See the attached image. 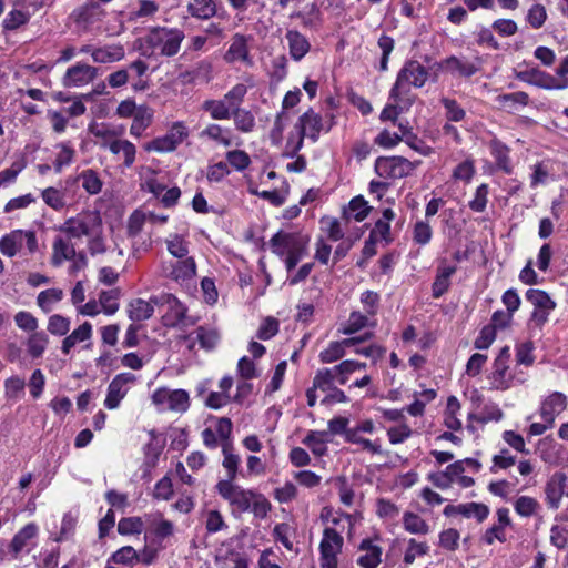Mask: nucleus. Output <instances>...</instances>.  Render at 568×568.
<instances>
[{"instance_id":"obj_41","label":"nucleus","mask_w":568,"mask_h":568,"mask_svg":"<svg viewBox=\"0 0 568 568\" xmlns=\"http://www.w3.org/2000/svg\"><path fill=\"white\" fill-rule=\"evenodd\" d=\"M38 527L36 524H28L16 534L11 544L10 550L17 557L22 549L27 546L28 541L37 536Z\"/></svg>"},{"instance_id":"obj_63","label":"nucleus","mask_w":568,"mask_h":568,"mask_svg":"<svg viewBox=\"0 0 568 568\" xmlns=\"http://www.w3.org/2000/svg\"><path fill=\"white\" fill-rule=\"evenodd\" d=\"M488 184L483 183L480 184L476 191L474 199L469 201V209L476 213H481L486 210L487 202H488Z\"/></svg>"},{"instance_id":"obj_43","label":"nucleus","mask_w":568,"mask_h":568,"mask_svg":"<svg viewBox=\"0 0 568 568\" xmlns=\"http://www.w3.org/2000/svg\"><path fill=\"white\" fill-rule=\"evenodd\" d=\"M193 334L196 335V341L204 351L214 349L220 342V333L212 327L199 326Z\"/></svg>"},{"instance_id":"obj_53","label":"nucleus","mask_w":568,"mask_h":568,"mask_svg":"<svg viewBox=\"0 0 568 568\" xmlns=\"http://www.w3.org/2000/svg\"><path fill=\"white\" fill-rule=\"evenodd\" d=\"M165 243L168 251L174 257L179 260L189 257V242L185 241L183 236L179 234L170 235V237L166 239Z\"/></svg>"},{"instance_id":"obj_18","label":"nucleus","mask_w":568,"mask_h":568,"mask_svg":"<svg viewBox=\"0 0 568 568\" xmlns=\"http://www.w3.org/2000/svg\"><path fill=\"white\" fill-rule=\"evenodd\" d=\"M510 358V349L505 346L500 349L498 356L494 361V369L491 373V385L496 389H507L510 387L511 375L508 372V361Z\"/></svg>"},{"instance_id":"obj_58","label":"nucleus","mask_w":568,"mask_h":568,"mask_svg":"<svg viewBox=\"0 0 568 568\" xmlns=\"http://www.w3.org/2000/svg\"><path fill=\"white\" fill-rule=\"evenodd\" d=\"M129 69L133 72V90H144L148 85L146 81H144L142 78L146 74L149 65L143 60L138 59L130 63Z\"/></svg>"},{"instance_id":"obj_22","label":"nucleus","mask_w":568,"mask_h":568,"mask_svg":"<svg viewBox=\"0 0 568 568\" xmlns=\"http://www.w3.org/2000/svg\"><path fill=\"white\" fill-rule=\"evenodd\" d=\"M105 16V10L97 0H87L84 4L74 11L75 22L84 26L101 21Z\"/></svg>"},{"instance_id":"obj_62","label":"nucleus","mask_w":568,"mask_h":568,"mask_svg":"<svg viewBox=\"0 0 568 568\" xmlns=\"http://www.w3.org/2000/svg\"><path fill=\"white\" fill-rule=\"evenodd\" d=\"M433 230L428 222L417 221L413 229V240L418 245H426L430 242Z\"/></svg>"},{"instance_id":"obj_34","label":"nucleus","mask_w":568,"mask_h":568,"mask_svg":"<svg viewBox=\"0 0 568 568\" xmlns=\"http://www.w3.org/2000/svg\"><path fill=\"white\" fill-rule=\"evenodd\" d=\"M154 302L152 298L145 301L142 298L132 300L128 305V314L133 322H142L149 320L154 313Z\"/></svg>"},{"instance_id":"obj_44","label":"nucleus","mask_w":568,"mask_h":568,"mask_svg":"<svg viewBox=\"0 0 568 568\" xmlns=\"http://www.w3.org/2000/svg\"><path fill=\"white\" fill-rule=\"evenodd\" d=\"M231 118H233L234 125L237 131L248 133L255 128V118L253 113L246 109H233Z\"/></svg>"},{"instance_id":"obj_35","label":"nucleus","mask_w":568,"mask_h":568,"mask_svg":"<svg viewBox=\"0 0 568 568\" xmlns=\"http://www.w3.org/2000/svg\"><path fill=\"white\" fill-rule=\"evenodd\" d=\"M130 126V134L136 139L152 124L153 111L148 106H139Z\"/></svg>"},{"instance_id":"obj_49","label":"nucleus","mask_w":568,"mask_h":568,"mask_svg":"<svg viewBox=\"0 0 568 568\" xmlns=\"http://www.w3.org/2000/svg\"><path fill=\"white\" fill-rule=\"evenodd\" d=\"M49 343L48 335L44 332L32 333L27 341L28 353L38 358L42 356Z\"/></svg>"},{"instance_id":"obj_1","label":"nucleus","mask_w":568,"mask_h":568,"mask_svg":"<svg viewBox=\"0 0 568 568\" xmlns=\"http://www.w3.org/2000/svg\"><path fill=\"white\" fill-rule=\"evenodd\" d=\"M184 32L176 28H154L142 39V54L145 57H173L184 40Z\"/></svg>"},{"instance_id":"obj_38","label":"nucleus","mask_w":568,"mask_h":568,"mask_svg":"<svg viewBox=\"0 0 568 568\" xmlns=\"http://www.w3.org/2000/svg\"><path fill=\"white\" fill-rule=\"evenodd\" d=\"M222 465L227 473V478L225 480L234 481L237 477L241 457L237 454L233 453V446L231 443H222Z\"/></svg>"},{"instance_id":"obj_32","label":"nucleus","mask_w":568,"mask_h":568,"mask_svg":"<svg viewBox=\"0 0 568 568\" xmlns=\"http://www.w3.org/2000/svg\"><path fill=\"white\" fill-rule=\"evenodd\" d=\"M503 416L504 413L498 405L494 403L486 404L479 413H471L468 415L469 424L467 425V428L474 432L475 427L473 423L487 424L489 422H498Z\"/></svg>"},{"instance_id":"obj_36","label":"nucleus","mask_w":568,"mask_h":568,"mask_svg":"<svg viewBox=\"0 0 568 568\" xmlns=\"http://www.w3.org/2000/svg\"><path fill=\"white\" fill-rule=\"evenodd\" d=\"M201 109L207 112L212 120H229L231 119L233 109L227 104L226 100L209 99L205 100Z\"/></svg>"},{"instance_id":"obj_33","label":"nucleus","mask_w":568,"mask_h":568,"mask_svg":"<svg viewBox=\"0 0 568 568\" xmlns=\"http://www.w3.org/2000/svg\"><path fill=\"white\" fill-rule=\"evenodd\" d=\"M91 57L95 63H112L124 59L125 51L122 45L112 44L94 48L91 52Z\"/></svg>"},{"instance_id":"obj_51","label":"nucleus","mask_w":568,"mask_h":568,"mask_svg":"<svg viewBox=\"0 0 568 568\" xmlns=\"http://www.w3.org/2000/svg\"><path fill=\"white\" fill-rule=\"evenodd\" d=\"M63 298V291L60 288H49L39 293L37 297L38 306L45 313L51 312L52 305Z\"/></svg>"},{"instance_id":"obj_42","label":"nucleus","mask_w":568,"mask_h":568,"mask_svg":"<svg viewBox=\"0 0 568 568\" xmlns=\"http://www.w3.org/2000/svg\"><path fill=\"white\" fill-rule=\"evenodd\" d=\"M476 174L475 160L471 156L466 158L459 164H457L453 172L452 179L456 182H463L469 184Z\"/></svg>"},{"instance_id":"obj_17","label":"nucleus","mask_w":568,"mask_h":568,"mask_svg":"<svg viewBox=\"0 0 568 568\" xmlns=\"http://www.w3.org/2000/svg\"><path fill=\"white\" fill-rule=\"evenodd\" d=\"M145 521L148 524V530L144 535V539H153V542L161 547V542L173 535L174 525L172 521L165 519L161 513L145 515Z\"/></svg>"},{"instance_id":"obj_20","label":"nucleus","mask_w":568,"mask_h":568,"mask_svg":"<svg viewBox=\"0 0 568 568\" xmlns=\"http://www.w3.org/2000/svg\"><path fill=\"white\" fill-rule=\"evenodd\" d=\"M545 494L548 507L558 509L561 497L568 496V477L564 473H555L546 484Z\"/></svg>"},{"instance_id":"obj_64","label":"nucleus","mask_w":568,"mask_h":568,"mask_svg":"<svg viewBox=\"0 0 568 568\" xmlns=\"http://www.w3.org/2000/svg\"><path fill=\"white\" fill-rule=\"evenodd\" d=\"M428 545L426 542H419L412 538L408 540V546L404 555V562L412 565L416 557L424 556L428 552Z\"/></svg>"},{"instance_id":"obj_25","label":"nucleus","mask_w":568,"mask_h":568,"mask_svg":"<svg viewBox=\"0 0 568 568\" xmlns=\"http://www.w3.org/2000/svg\"><path fill=\"white\" fill-rule=\"evenodd\" d=\"M290 55L293 60H302L311 50L307 38L297 30H287L285 34Z\"/></svg>"},{"instance_id":"obj_10","label":"nucleus","mask_w":568,"mask_h":568,"mask_svg":"<svg viewBox=\"0 0 568 568\" xmlns=\"http://www.w3.org/2000/svg\"><path fill=\"white\" fill-rule=\"evenodd\" d=\"M159 410L184 413L190 406V396L184 389L158 388L151 396Z\"/></svg>"},{"instance_id":"obj_26","label":"nucleus","mask_w":568,"mask_h":568,"mask_svg":"<svg viewBox=\"0 0 568 568\" xmlns=\"http://www.w3.org/2000/svg\"><path fill=\"white\" fill-rule=\"evenodd\" d=\"M363 339L364 338L353 337L339 342H331L328 346L320 353V361L324 364L336 362L345 355V347L354 346Z\"/></svg>"},{"instance_id":"obj_19","label":"nucleus","mask_w":568,"mask_h":568,"mask_svg":"<svg viewBox=\"0 0 568 568\" xmlns=\"http://www.w3.org/2000/svg\"><path fill=\"white\" fill-rule=\"evenodd\" d=\"M250 37L242 33H235L231 39V44L224 53V60L227 63L243 62L246 65H252L253 60L250 55L248 49Z\"/></svg>"},{"instance_id":"obj_4","label":"nucleus","mask_w":568,"mask_h":568,"mask_svg":"<svg viewBox=\"0 0 568 568\" xmlns=\"http://www.w3.org/2000/svg\"><path fill=\"white\" fill-rule=\"evenodd\" d=\"M152 301L155 305L168 306V311L163 316L165 325L178 328H186L195 324L193 317L187 316V308L173 294L164 293L153 296Z\"/></svg>"},{"instance_id":"obj_15","label":"nucleus","mask_w":568,"mask_h":568,"mask_svg":"<svg viewBox=\"0 0 568 568\" xmlns=\"http://www.w3.org/2000/svg\"><path fill=\"white\" fill-rule=\"evenodd\" d=\"M517 78L523 82L546 90H562L568 87V80H558L538 68L520 71Z\"/></svg>"},{"instance_id":"obj_55","label":"nucleus","mask_w":568,"mask_h":568,"mask_svg":"<svg viewBox=\"0 0 568 568\" xmlns=\"http://www.w3.org/2000/svg\"><path fill=\"white\" fill-rule=\"evenodd\" d=\"M321 229L326 233L331 241H341L344 237V230L341 222L336 217L324 216L320 221Z\"/></svg>"},{"instance_id":"obj_13","label":"nucleus","mask_w":568,"mask_h":568,"mask_svg":"<svg viewBox=\"0 0 568 568\" xmlns=\"http://www.w3.org/2000/svg\"><path fill=\"white\" fill-rule=\"evenodd\" d=\"M526 300L534 306L531 322L539 327L542 326L556 307L555 301L545 291L536 288H529L526 292Z\"/></svg>"},{"instance_id":"obj_24","label":"nucleus","mask_w":568,"mask_h":568,"mask_svg":"<svg viewBox=\"0 0 568 568\" xmlns=\"http://www.w3.org/2000/svg\"><path fill=\"white\" fill-rule=\"evenodd\" d=\"M102 148H108L111 153L115 155H122L123 165L125 168H131L136 159V148L135 145L125 139H113L109 142H104Z\"/></svg>"},{"instance_id":"obj_5","label":"nucleus","mask_w":568,"mask_h":568,"mask_svg":"<svg viewBox=\"0 0 568 568\" xmlns=\"http://www.w3.org/2000/svg\"><path fill=\"white\" fill-rule=\"evenodd\" d=\"M428 79V70L418 61L410 60L398 72L396 82L390 89V98L397 99L402 93H407L406 85L422 88Z\"/></svg>"},{"instance_id":"obj_37","label":"nucleus","mask_w":568,"mask_h":568,"mask_svg":"<svg viewBox=\"0 0 568 568\" xmlns=\"http://www.w3.org/2000/svg\"><path fill=\"white\" fill-rule=\"evenodd\" d=\"M92 336V325L89 322H84L70 335L62 341L61 351L63 354H69L70 351L78 344L89 341Z\"/></svg>"},{"instance_id":"obj_11","label":"nucleus","mask_w":568,"mask_h":568,"mask_svg":"<svg viewBox=\"0 0 568 568\" xmlns=\"http://www.w3.org/2000/svg\"><path fill=\"white\" fill-rule=\"evenodd\" d=\"M298 129V141L294 148V152L301 150L304 138L311 139L316 142L322 131H325L324 118L315 112L313 109H308L300 118L295 125Z\"/></svg>"},{"instance_id":"obj_9","label":"nucleus","mask_w":568,"mask_h":568,"mask_svg":"<svg viewBox=\"0 0 568 568\" xmlns=\"http://www.w3.org/2000/svg\"><path fill=\"white\" fill-rule=\"evenodd\" d=\"M26 246L29 254L38 250V240L33 231L13 230L0 239V252L13 257Z\"/></svg>"},{"instance_id":"obj_60","label":"nucleus","mask_w":568,"mask_h":568,"mask_svg":"<svg viewBox=\"0 0 568 568\" xmlns=\"http://www.w3.org/2000/svg\"><path fill=\"white\" fill-rule=\"evenodd\" d=\"M119 291L110 290L101 292L99 296V304L102 307V311L106 315H112L119 310Z\"/></svg>"},{"instance_id":"obj_6","label":"nucleus","mask_w":568,"mask_h":568,"mask_svg":"<svg viewBox=\"0 0 568 568\" xmlns=\"http://www.w3.org/2000/svg\"><path fill=\"white\" fill-rule=\"evenodd\" d=\"M343 529L325 527L320 542V566L321 568H337L338 554L342 552L344 538Z\"/></svg>"},{"instance_id":"obj_39","label":"nucleus","mask_w":568,"mask_h":568,"mask_svg":"<svg viewBox=\"0 0 568 568\" xmlns=\"http://www.w3.org/2000/svg\"><path fill=\"white\" fill-rule=\"evenodd\" d=\"M395 219V213L392 209H385L382 213V219L376 221L374 229L371 231V239L385 240L389 242L390 239V226L389 222Z\"/></svg>"},{"instance_id":"obj_2","label":"nucleus","mask_w":568,"mask_h":568,"mask_svg":"<svg viewBox=\"0 0 568 568\" xmlns=\"http://www.w3.org/2000/svg\"><path fill=\"white\" fill-rule=\"evenodd\" d=\"M272 252L281 257H285V266L291 272L306 254V241L302 237L277 232L270 240Z\"/></svg>"},{"instance_id":"obj_12","label":"nucleus","mask_w":568,"mask_h":568,"mask_svg":"<svg viewBox=\"0 0 568 568\" xmlns=\"http://www.w3.org/2000/svg\"><path fill=\"white\" fill-rule=\"evenodd\" d=\"M376 174L382 179H403L410 174L414 165L402 156H379L374 165Z\"/></svg>"},{"instance_id":"obj_59","label":"nucleus","mask_w":568,"mask_h":568,"mask_svg":"<svg viewBox=\"0 0 568 568\" xmlns=\"http://www.w3.org/2000/svg\"><path fill=\"white\" fill-rule=\"evenodd\" d=\"M143 519L141 517H125L118 524V532L122 536L139 535L143 530Z\"/></svg>"},{"instance_id":"obj_56","label":"nucleus","mask_w":568,"mask_h":568,"mask_svg":"<svg viewBox=\"0 0 568 568\" xmlns=\"http://www.w3.org/2000/svg\"><path fill=\"white\" fill-rule=\"evenodd\" d=\"M346 442L352 444L361 445L364 450H367L372 454H382V446L378 440H371L364 438L358 434V430H347L346 432Z\"/></svg>"},{"instance_id":"obj_8","label":"nucleus","mask_w":568,"mask_h":568,"mask_svg":"<svg viewBox=\"0 0 568 568\" xmlns=\"http://www.w3.org/2000/svg\"><path fill=\"white\" fill-rule=\"evenodd\" d=\"M189 128L183 121L173 122L166 134L145 143L146 152L169 153L175 151L189 136Z\"/></svg>"},{"instance_id":"obj_14","label":"nucleus","mask_w":568,"mask_h":568,"mask_svg":"<svg viewBox=\"0 0 568 568\" xmlns=\"http://www.w3.org/2000/svg\"><path fill=\"white\" fill-rule=\"evenodd\" d=\"M138 377L132 373H120L113 377L108 386L104 406L108 409H115L120 406L121 400L126 396L130 385H133Z\"/></svg>"},{"instance_id":"obj_28","label":"nucleus","mask_w":568,"mask_h":568,"mask_svg":"<svg viewBox=\"0 0 568 568\" xmlns=\"http://www.w3.org/2000/svg\"><path fill=\"white\" fill-rule=\"evenodd\" d=\"M359 550L363 552L357 559V564L363 568H376L382 559V547L375 545L369 539L362 540Z\"/></svg>"},{"instance_id":"obj_46","label":"nucleus","mask_w":568,"mask_h":568,"mask_svg":"<svg viewBox=\"0 0 568 568\" xmlns=\"http://www.w3.org/2000/svg\"><path fill=\"white\" fill-rule=\"evenodd\" d=\"M326 435V432L311 430L302 443L306 445L314 455L321 457L327 453L326 439L324 438Z\"/></svg>"},{"instance_id":"obj_21","label":"nucleus","mask_w":568,"mask_h":568,"mask_svg":"<svg viewBox=\"0 0 568 568\" xmlns=\"http://www.w3.org/2000/svg\"><path fill=\"white\" fill-rule=\"evenodd\" d=\"M567 407V397L559 392L550 394L541 404L540 417L545 423L554 425L556 417Z\"/></svg>"},{"instance_id":"obj_30","label":"nucleus","mask_w":568,"mask_h":568,"mask_svg":"<svg viewBox=\"0 0 568 568\" xmlns=\"http://www.w3.org/2000/svg\"><path fill=\"white\" fill-rule=\"evenodd\" d=\"M196 275V263L193 257L180 258L176 261L169 273V276L180 283L184 284Z\"/></svg>"},{"instance_id":"obj_47","label":"nucleus","mask_w":568,"mask_h":568,"mask_svg":"<svg viewBox=\"0 0 568 568\" xmlns=\"http://www.w3.org/2000/svg\"><path fill=\"white\" fill-rule=\"evenodd\" d=\"M81 181L82 187L91 195H95L102 190V181L98 173L91 169L82 171L73 182Z\"/></svg>"},{"instance_id":"obj_48","label":"nucleus","mask_w":568,"mask_h":568,"mask_svg":"<svg viewBox=\"0 0 568 568\" xmlns=\"http://www.w3.org/2000/svg\"><path fill=\"white\" fill-rule=\"evenodd\" d=\"M460 410V403L455 396H450L447 400L446 412L444 416V424L452 430H459L462 428V422L457 418V414Z\"/></svg>"},{"instance_id":"obj_52","label":"nucleus","mask_w":568,"mask_h":568,"mask_svg":"<svg viewBox=\"0 0 568 568\" xmlns=\"http://www.w3.org/2000/svg\"><path fill=\"white\" fill-rule=\"evenodd\" d=\"M459 515L466 518H476L477 521L481 523L488 517L489 508L481 503H466L462 504V508H459Z\"/></svg>"},{"instance_id":"obj_16","label":"nucleus","mask_w":568,"mask_h":568,"mask_svg":"<svg viewBox=\"0 0 568 568\" xmlns=\"http://www.w3.org/2000/svg\"><path fill=\"white\" fill-rule=\"evenodd\" d=\"M98 77L95 67L78 62L67 69L62 77L64 88H81L91 83Z\"/></svg>"},{"instance_id":"obj_31","label":"nucleus","mask_w":568,"mask_h":568,"mask_svg":"<svg viewBox=\"0 0 568 568\" xmlns=\"http://www.w3.org/2000/svg\"><path fill=\"white\" fill-rule=\"evenodd\" d=\"M489 149L491 152V155L495 159L496 165L499 170H501L506 174L513 173V164L509 156V148L504 144L498 139H493L489 142Z\"/></svg>"},{"instance_id":"obj_45","label":"nucleus","mask_w":568,"mask_h":568,"mask_svg":"<svg viewBox=\"0 0 568 568\" xmlns=\"http://www.w3.org/2000/svg\"><path fill=\"white\" fill-rule=\"evenodd\" d=\"M200 138L209 139L211 141L217 142L224 146H230L232 141L229 136V131L223 129L220 124L211 123L206 125L201 132Z\"/></svg>"},{"instance_id":"obj_57","label":"nucleus","mask_w":568,"mask_h":568,"mask_svg":"<svg viewBox=\"0 0 568 568\" xmlns=\"http://www.w3.org/2000/svg\"><path fill=\"white\" fill-rule=\"evenodd\" d=\"M336 376L332 368L318 369L313 378V386L322 392H329L334 387Z\"/></svg>"},{"instance_id":"obj_61","label":"nucleus","mask_w":568,"mask_h":568,"mask_svg":"<svg viewBox=\"0 0 568 568\" xmlns=\"http://www.w3.org/2000/svg\"><path fill=\"white\" fill-rule=\"evenodd\" d=\"M547 17V10L545 6L535 3L529 8L526 21L532 29H540L545 24Z\"/></svg>"},{"instance_id":"obj_27","label":"nucleus","mask_w":568,"mask_h":568,"mask_svg":"<svg viewBox=\"0 0 568 568\" xmlns=\"http://www.w3.org/2000/svg\"><path fill=\"white\" fill-rule=\"evenodd\" d=\"M439 67H445V71L458 77L469 78L477 73L478 68L468 60L450 55L439 61Z\"/></svg>"},{"instance_id":"obj_3","label":"nucleus","mask_w":568,"mask_h":568,"mask_svg":"<svg viewBox=\"0 0 568 568\" xmlns=\"http://www.w3.org/2000/svg\"><path fill=\"white\" fill-rule=\"evenodd\" d=\"M102 229V219L97 211H82L75 216L67 219L59 227L69 239L80 240L83 236L90 237Z\"/></svg>"},{"instance_id":"obj_29","label":"nucleus","mask_w":568,"mask_h":568,"mask_svg":"<svg viewBox=\"0 0 568 568\" xmlns=\"http://www.w3.org/2000/svg\"><path fill=\"white\" fill-rule=\"evenodd\" d=\"M186 11L195 19L209 20L219 16V4L215 0H190Z\"/></svg>"},{"instance_id":"obj_23","label":"nucleus","mask_w":568,"mask_h":568,"mask_svg":"<svg viewBox=\"0 0 568 568\" xmlns=\"http://www.w3.org/2000/svg\"><path fill=\"white\" fill-rule=\"evenodd\" d=\"M72 239L57 236L52 243L51 264L60 266L64 261H70L77 256V251L71 242Z\"/></svg>"},{"instance_id":"obj_54","label":"nucleus","mask_w":568,"mask_h":568,"mask_svg":"<svg viewBox=\"0 0 568 568\" xmlns=\"http://www.w3.org/2000/svg\"><path fill=\"white\" fill-rule=\"evenodd\" d=\"M43 202L55 211L65 206V192L55 187H47L41 193Z\"/></svg>"},{"instance_id":"obj_40","label":"nucleus","mask_w":568,"mask_h":568,"mask_svg":"<svg viewBox=\"0 0 568 568\" xmlns=\"http://www.w3.org/2000/svg\"><path fill=\"white\" fill-rule=\"evenodd\" d=\"M371 207L367 205V202L362 197H354L347 207L343 210V219L348 222L351 219H354L357 222H361L366 219L368 215Z\"/></svg>"},{"instance_id":"obj_50","label":"nucleus","mask_w":568,"mask_h":568,"mask_svg":"<svg viewBox=\"0 0 568 568\" xmlns=\"http://www.w3.org/2000/svg\"><path fill=\"white\" fill-rule=\"evenodd\" d=\"M403 525L405 530L410 534L426 535L429 531L427 523L414 513H405L403 516Z\"/></svg>"},{"instance_id":"obj_7","label":"nucleus","mask_w":568,"mask_h":568,"mask_svg":"<svg viewBox=\"0 0 568 568\" xmlns=\"http://www.w3.org/2000/svg\"><path fill=\"white\" fill-rule=\"evenodd\" d=\"M219 495L229 503L233 513L243 514L250 510L254 490L244 489L232 480H220L216 484Z\"/></svg>"}]
</instances>
